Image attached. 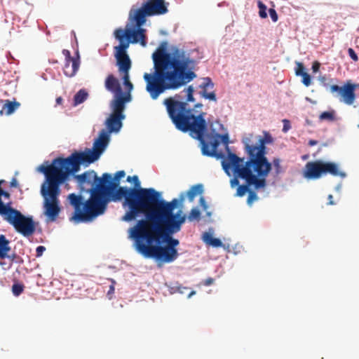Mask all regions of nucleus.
I'll list each match as a JSON object with an SVG mask.
<instances>
[{"label": "nucleus", "mask_w": 359, "mask_h": 359, "mask_svg": "<svg viewBox=\"0 0 359 359\" xmlns=\"http://www.w3.org/2000/svg\"><path fill=\"white\" fill-rule=\"evenodd\" d=\"M348 55L350 56V57L354 62H357L358 60V57L357 54L355 53V50L353 48H349L348 49Z\"/></svg>", "instance_id": "39"}, {"label": "nucleus", "mask_w": 359, "mask_h": 359, "mask_svg": "<svg viewBox=\"0 0 359 359\" xmlns=\"http://www.w3.org/2000/svg\"><path fill=\"white\" fill-rule=\"evenodd\" d=\"M10 187H19V184L18 182V180H16V178L13 177L11 181L10 182Z\"/></svg>", "instance_id": "47"}, {"label": "nucleus", "mask_w": 359, "mask_h": 359, "mask_svg": "<svg viewBox=\"0 0 359 359\" xmlns=\"http://www.w3.org/2000/svg\"><path fill=\"white\" fill-rule=\"evenodd\" d=\"M46 250V248L43 245H39L36 249V257H39L42 256L43 253Z\"/></svg>", "instance_id": "40"}, {"label": "nucleus", "mask_w": 359, "mask_h": 359, "mask_svg": "<svg viewBox=\"0 0 359 359\" xmlns=\"http://www.w3.org/2000/svg\"><path fill=\"white\" fill-rule=\"evenodd\" d=\"M127 102H128V97H120L111 100L110 106L112 112L105 122L109 135L111 133H118L121 130L123 126L122 121L125 118L123 111Z\"/></svg>", "instance_id": "13"}, {"label": "nucleus", "mask_w": 359, "mask_h": 359, "mask_svg": "<svg viewBox=\"0 0 359 359\" xmlns=\"http://www.w3.org/2000/svg\"><path fill=\"white\" fill-rule=\"evenodd\" d=\"M24 290V285L22 284L15 283L12 286L13 294L18 297L22 293Z\"/></svg>", "instance_id": "33"}, {"label": "nucleus", "mask_w": 359, "mask_h": 359, "mask_svg": "<svg viewBox=\"0 0 359 359\" xmlns=\"http://www.w3.org/2000/svg\"><path fill=\"white\" fill-rule=\"evenodd\" d=\"M272 163H273V165L274 166V168H275V170H276V173L277 175H278L280 172H282V168H281V166H280V158H273Z\"/></svg>", "instance_id": "35"}, {"label": "nucleus", "mask_w": 359, "mask_h": 359, "mask_svg": "<svg viewBox=\"0 0 359 359\" xmlns=\"http://www.w3.org/2000/svg\"><path fill=\"white\" fill-rule=\"evenodd\" d=\"M116 282L114 280L111 279V285H110L109 287V291L107 292V295L109 297L111 294H114V285H115Z\"/></svg>", "instance_id": "44"}, {"label": "nucleus", "mask_w": 359, "mask_h": 359, "mask_svg": "<svg viewBox=\"0 0 359 359\" xmlns=\"http://www.w3.org/2000/svg\"><path fill=\"white\" fill-rule=\"evenodd\" d=\"M327 198H328V203H327L328 205H332L335 204L334 202L333 201V196L332 194H330L328 196Z\"/></svg>", "instance_id": "48"}, {"label": "nucleus", "mask_w": 359, "mask_h": 359, "mask_svg": "<svg viewBox=\"0 0 359 359\" xmlns=\"http://www.w3.org/2000/svg\"><path fill=\"white\" fill-rule=\"evenodd\" d=\"M283 121L284 123L283 128V131L286 133L290 128V121L287 119H284Z\"/></svg>", "instance_id": "43"}, {"label": "nucleus", "mask_w": 359, "mask_h": 359, "mask_svg": "<svg viewBox=\"0 0 359 359\" xmlns=\"http://www.w3.org/2000/svg\"><path fill=\"white\" fill-rule=\"evenodd\" d=\"M15 259V255L10 256L8 255V257L6 258H0V266L1 268L6 271L11 268L13 261Z\"/></svg>", "instance_id": "28"}, {"label": "nucleus", "mask_w": 359, "mask_h": 359, "mask_svg": "<svg viewBox=\"0 0 359 359\" xmlns=\"http://www.w3.org/2000/svg\"><path fill=\"white\" fill-rule=\"evenodd\" d=\"M202 239L203 242L210 246L214 248H219L222 246V242L220 239L214 238L211 233L205 232L202 236Z\"/></svg>", "instance_id": "25"}, {"label": "nucleus", "mask_w": 359, "mask_h": 359, "mask_svg": "<svg viewBox=\"0 0 359 359\" xmlns=\"http://www.w3.org/2000/svg\"><path fill=\"white\" fill-rule=\"evenodd\" d=\"M127 182H134V187L129 188L118 187L116 192L114 195V202L119 201L124 199L123 203V208H127L124 215L122 217V220L124 222H131L136 219L137 217L142 215L144 206L140 204L141 196L142 191L144 190H154L152 188H142L140 187V182L137 175L133 177L128 176Z\"/></svg>", "instance_id": "8"}, {"label": "nucleus", "mask_w": 359, "mask_h": 359, "mask_svg": "<svg viewBox=\"0 0 359 359\" xmlns=\"http://www.w3.org/2000/svg\"><path fill=\"white\" fill-rule=\"evenodd\" d=\"M355 90V85L349 82L341 87L337 85H332L330 86V92L332 93H338L340 101L348 105L353 104L355 100L356 95Z\"/></svg>", "instance_id": "17"}, {"label": "nucleus", "mask_w": 359, "mask_h": 359, "mask_svg": "<svg viewBox=\"0 0 359 359\" xmlns=\"http://www.w3.org/2000/svg\"><path fill=\"white\" fill-rule=\"evenodd\" d=\"M330 174L344 177L346 174L339 170L338 165L333 162L315 161L308 162L305 165L304 177L307 179H318Z\"/></svg>", "instance_id": "12"}, {"label": "nucleus", "mask_w": 359, "mask_h": 359, "mask_svg": "<svg viewBox=\"0 0 359 359\" xmlns=\"http://www.w3.org/2000/svg\"><path fill=\"white\" fill-rule=\"evenodd\" d=\"M186 100L182 101V97L176 94L173 97H169L163 100V104L166 107L167 112L176 128L187 133L200 142L201 151L203 155L217 158H223L222 165L224 170L230 175V171L233 177L231 180V187L237 186L236 196H243L248 193L251 185L255 189L264 188L266 185V178L269 174L259 173L255 166L244 161V158L238 157L232 153L227 147V155L224 156L217 151V147L221 142H228L227 135H221L217 133L205 135L207 129V123L205 119L206 113L201 111L194 114L188 102L195 101L194 97V88L192 86L184 89Z\"/></svg>", "instance_id": "1"}, {"label": "nucleus", "mask_w": 359, "mask_h": 359, "mask_svg": "<svg viewBox=\"0 0 359 359\" xmlns=\"http://www.w3.org/2000/svg\"><path fill=\"white\" fill-rule=\"evenodd\" d=\"M214 83L210 77L203 78V83L199 86V88L201 89V91L200 92L201 97L205 99L216 102V94L213 90H212L214 88Z\"/></svg>", "instance_id": "21"}, {"label": "nucleus", "mask_w": 359, "mask_h": 359, "mask_svg": "<svg viewBox=\"0 0 359 359\" xmlns=\"http://www.w3.org/2000/svg\"><path fill=\"white\" fill-rule=\"evenodd\" d=\"M318 144V141L314 140H309V146H314V145H316V144Z\"/></svg>", "instance_id": "49"}, {"label": "nucleus", "mask_w": 359, "mask_h": 359, "mask_svg": "<svg viewBox=\"0 0 359 359\" xmlns=\"http://www.w3.org/2000/svg\"><path fill=\"white\" fill-rule=\"evenodd\" d=\"M250 142L249 138L243 140L245 151L250 157L247 161L253 164L262 175L270 172L272 165L265 156L266 154L265 144L272 143V137L269 133H264V137H258L257 145L250 144Z\"/></svg>", "instance_id": "10"}, {"label": "nucleus", "mask_w": 359, "mask_h": 359, "mask_svg": "<svg viewBox=\"0 0 359 359\" xmlns=\"http://www.w3.org/2000/svg\"><path fill=\"white\" fill-rule=\"evenodd\" d=\"M319 119L320 121H327L330 122L335 121L337 120L335 111L330 110L322 112L319 116Z\"/></svg>", "instance_id": "29"}, {"label": "nucleus", "mask_w": 359, "mask_h": 359, "mask_svg": "<svg viewBox=\"0 0 359 359\" xmlns=\"http://www.w3.org/2000/svg\"><path fill=\"white\" fill-rule=\"evenodd\" d=\"M137 223L128 230L130 237L135 242L137 251L146 258H153L162 263H171L177 259L178 252H175L166 245L163 246L160 244H147L146 239L138 238L135 236Z\"/></svg>", "instance_id": "9"}, {"label": "nucleus", "mask_w": 359, "mask_h": 359, "mask_svg": "<svg viewBox=\"0 0 359 359\" xmlns=\"http://www.w3.org/2000/svg\"><path fill=\"white\" fill-rule=\"evenodd\" d=\"M167 42L163 41L153 53L154 72L145 73L146 90L152 100H156L168 90H175L187 85L197 75L194 70L196 60L182 48L172 47L166 51Z\"/></svg>", "instance_id": "2"}, {"label": "nucleus", "mask_w": 359, "mask_h": 359, "mask_svg": "<svg viewBox=\"0 0 359 359\" xmlns=\"http://www.w3.org/2000/svg\"><path fill=\"white\" fill-rule=\"evenodd\" d=\"M189 221L199 220L201 219V212L196 208H194L191 210L187 217Z\"/></svg>", "instance_id": "31"}, {"label": "nucleus", "mask_w": 359, "mask_h": 359, "mask_svg": "<svg viewBox=\"0 0 359 359\" xmlns=\"http://www.w3.org/2000/svg\"><path fill=\"white\" fill-rule=\"evenodd\" d=\"M215 280L212 278H208L203 282V285L205 286H209L213 284Z\"/></svg>", "instance_id": "46"}, {"label": "nucleus", "mask_w": 359, "mask_h": 359, "mask_svg": "<svg viewBox=\"0 0 359 359\" xmlns=\"http://www.w3.org/2000/svg\"><path fill=\"white\" fill-rule=\"evenodd\" d=\"M203 193V186L201 184H195L187 191V196L190 202H192L197 195H201Z\"/></svg>", "instance_id": "26"}, {"label": "nucleus", "mask_w": 359, "mask_h": 359, "mask_svg": "<svg viewBox=\"0 0 359 359\" xmlns=\"http://www.w3.org/2000/svg\"><path fill=\"white\" fill-rule=\"evenodd\" d=\"M258 199V196L257 194L252 190H249L248 191V197L247 199V203L248 205L251 206L255 201Z\"/></svg>", "instance_id": "34"}, {"label": "nucleus", "mask_w": 359, "mask_h": 359, "mask_svg": "<svg viewBox=\"0 0 359 359\" xmlns=\"http://www.w3.org/2000/svg\"><path fill=\"white\" fill-rule=\"evenodd\" d=\"M0 181L1 182V184L5 182V180H0Z\"/></svg>", "instance_id": "54"}, {"label": "nucleus", "mask_w": 359, "mask_h": 359, "mask_svg": "<svg viewBox=\"0 0 359 359\" xmlns=\"http://www.w3.org/2000/svg\"><path fill=\"white\" fill-rule=\"evenodd\" d=\"M20 106V102L16 101H11L9 100H5V102L3 105L2 109L0 111V114L2 115L4 114V111H5V114L6 115L12 114Z\"/></svg>", "instance_id": "23"}, {"label": "nucleus", "mask_w": 359, "mask_h": 359, "mask_svg": "<svg viewBox=\"0 0 359 359\" xmlns=\"http://www.w3.org/2000/svg\"><path fill=\"white\" fill-rule=\"evenodd\" d=\"M301 76L302 77V83L306 86H309L311 83V76L308 73L306 72V73H304Z\"/></svg>", "instance_id": "36"}, {"label": "nucleus", "mask_w": 359, "mask_h": 359, "mask_svg": "<svg viewBox=\"0 0 359 359\" xmlns=\"http://www.w3.org/2000/svg\"><path fill=\"white\" fill-rule=\"evenodd\" d=\"M63 101V99L61 97H58L56 98V103L57 104H61Z\"/></svg>", "instance_id": "50"}, {"label": "nucleus", "mask_w": 359, "mask_h": 359, "mask_svg": "<svg viewBox=\"0 0 359 359\" xmlns=\"http://www.w3.org/2000/svg\"><path fill=\"white\" fill-rule=\"evenodd\" d=\"M109 141L108 133L102 130L93 143V150L86 149L84 151H74L67 158L57 157L53 159L72 174L80 170L81 165H88L97 161L104 151Z\"/></svg>", "instance_id": "7"}, {"label": "nucleus", "mask_w": 359, "mask_h": 359, "mask_svg": "<svg viewBox=\"0 0 359 359\" xmlns=\"http://www.w3.org/2000/svg\"><path fill=\"white\" fill-rule=\"evenodd\" d=\"M10 241L6 237L1 234L0 235V258H6L8 257V254L11 251Z\"/></svg>", "instance_id": "24"}, {"label": "nucleus", "mask_w": 359, "mask_h": 359, "mask_svg": "<svg viewBox=\"0 0 359 359\" xmlns=\"http://www.w3.org/2000/svg\"><path fill=\"white\" fill-rule=\"evenodd\" d=\"M62 54L65 56V64L63 72L68 77L74 76L80 67V55L79 51H76L74 56L71 55L69 50L63 49Z\"/></svg>", "instance_id": "18"}, {"label": "nucleus", "mask_w": 359, "mask_h": 359, "mask_svg": "<svg viewBox=\"0 0 359 359\" xmlns=\"http://www.w3.org/2000/svg\"><path fill=\"white\" fill-rule=\"evenodd\" d=\"M168 4L165 0H146L141 7L132 8L128 15L131 23L142 27L147 21V16L163 15L168 12Z\"/></svg>", "instance_id": "11"}, {"label": "nucleus", "mask_w": 359, "mask_h": 359, "mask_svg": "<svg viewBox=\"0 0 359 359\" xmlns=\"http://www.w3.org/2000/svg\"><path fill=\"white\" fill-rule=\"evenodd\" d=\"M194 294H196V292L195 291H191L189 292V294H188V297H191L192 295H194Z\"/></svg>", "instance_id": "53"}, {"label": "nucleus", "mask_w": 359, "mask_h": 359, "mask_svg": "<svg viewBox=\"0 0 359 359\" xmlns=\"http://www.w3.org/2000/svg\"><path fill=\"white\" fill-rule=\"evenodd\" d=\"M128 48V43L119 44L114 48L115 57L117 60L119 72L128 74L131 67V61L129 56L126 53V49Z\"/></svg>", "instance_id": "19"}, {"label": "nucleus", "mask_w": 359, "mask_h": 359, "mask_svg": "<svg viewBox=\"0 0 359 359\" xmlns=\"http://www.w3.org/2000/svg\"><path fill=\"white\" fill-rule=\"evenodd\" d=\"M202 107H203V104L201 103H198L194 105V109L201 108Z\"/></svg>", "instance_id": "51"}, {"label": "nucleus", "mask_w": 359, "mask_h": 359, "mask_svg": "<svg viewBox=\"0 0 359 359\" xmlns=\"http://www.w3.org/2000/svg\"><path fill=\"white\" fill-rule=\"evenodd\" d=\"M125 175L126 172L124 170H119L116 172L114 178H112L111 175L109 173L106 172L102 174V181L103 184H104V193L107 199V204L110 201H114V195L116 192V190L118 189V187H120V180Z\"/></svg>", "instance_id": "16"}, {"label": "nucleus", "mask_w": 359, "mask_h": 359, "mask_svg": "<svg viewBox=\"0 0 359 359\" xmlns=\"http://www.w3.org/2000/svg\"><path fill=\"white\" fill-rule=\"evenodd\" d=\"M172 290H173L172 292H179L183 294L184 290H188V287L179 285L175 287H172Z\"/></svg>", "instance_id": "41"}, {"label": "nucleus", "mask_w": 359, "mask_h": 359, "mask_svg": "<svg viewBox=\"0 0 359 359\" xmlns=\"http://www.w3.org/2000/svg\"><path fill=\"white\" fill-rule=\"evenodd\" d=\"M104 86L106 89L114 94L113 100H116L118 97H128V102L131 100V95L129 93H123L119 81L113 75L109 74L105 79Z\"/></svg>", "instance_id": "20"}, {"label": "nucleus", "mask_w": 359, "mask_h": 359, "mask_svg": "<svg viewBox=\"0 0 359 359\" xmlns=\"http://www.w3.org/2000/svg\"><path fill=\"white\" fill-rule=\"evenodd\" d=\"M2 196L6 199L10 200L11 194L4 190H2V191L0 193V215L4 216L15 209L11 207V201L7 203H4L1 199Z\"/></svg>", "instance_id": "22"}, {"label": "nucleus", "mask_w": 359, "mask_h": 359, "mask_svg": "<svg viewBox=\"0 0 359 359\" xmlns=\"http://www.w3.org/2000/svg\"><path fill=\"white\" fill-rule=\"evenodd\" d=\"M304 73H306L304 71V67L302 63H297V66L296 68V74L297 76H302Z\"/></svg>", "instance_id": "38"}, {"label": "nucleus", "mask_w": 359, "mask_h": 359, "mask_svg": "<svg viewBox=\"0 0 359 359\" xmlns=\"http://www.w3.org/2000/svg\"><path fill=\"white\" fill-rule=\"evenodd\" d=\"M39 170L46 177L41 187V194L43 198V212L48 222H55L61 211L58 198L60 194V186L69 179L72 173L54 160L50 165H41Z\"/></svg>", "instance_id": "5"}, {"label": "nucleus", "mask_w": 359, "mask_h": 359, "mask_svg": "<svg viewBox=\"0 0 359 359\" xmlns=\"http://www.w3.org/2000/svg\"><path fill=\"white\" fill-rule=\"evenodd\" d=\"M73 175L81 189L90 187L86 189L90 194V197L83 201V198L81 195L70 194L68 196L69 203L74 208L71 220L76 223L91 222L104 214L107 208L102 176L99 177L93 170L86 171L81 175Z\"/></svg>", "instance_id": "3"}, {"label": "nucleus", "mask_w": 359, "mask_h": 359, "mask_svg": "<svg viewBox=\"0 0 359 359\" xmlns=\"http://www.w3.org/2000/svg\"><path fill=\"white\" fill-rule=\"evenodd\" d=\"M257 6L259 8V15L260 18H267L266 6H265V4L262 1H258Z\"/></svg>", "instance_id": "32"}, {"label": "nucleus", "mask_w": 359, "mask_h": 359, "mask_svg": "<svg viewBox=\"0 0 359 359\" xmlns=\"http://www.w3.org/2000/svg\"><path fill=\"white\" fill-rule=\"evenodd\" d=\"M180 200L181 201H183L184 200V193H182V194L180 195Z\"/></svg>", "instance_id": "52"}, {"label": "nucleus", "mask_w": 359, "mask_h": 359, "mask_svg": "<svg viewBox=\"0 0 359 359\" xmlns=\"http://www.w3.org/2000/svg\"><path fill=\"white\" fill-rule=\"evenodd\" d=\"M135 26L137 28L134 29L127 27L125 29H116L114 33L115 38L119 41L121 44L128 43L129 46L130 43H140L141 46H146L147 43L146 29L136 25Z\"/></svg>", "instance_id": "15"}, {"label": "nucleus", "mask_w": 359, "mask_h": 359, "mask_svg": "<svg viewBox=\"0 0 359 359\" xmlns=\"http://www.w3.org/2000/svg\"><path fill=\"white\" fill-rule=\"evenodd\" d=\"M123 81L124 86L127 88V92H125L124 93H129L130 95V92L132 91V90L133 88V85L130 81L129 73L128 74H123Z\"/></svg>", "instance_id": "30"}, {"label": "nucleus", "mask_w": 359, "mask_h": 359, "mask_svg": "<svg viewBox=\"0 0 359 359\" xmlns=\"http://www.w3.org/2000/svg\"><path fill=\"white\" fill-rule=\"evenodd\" d=\"M88 97V93L85 89L79 90L74 97V106H77L83 103L86 100Z\"/></svg>", "instance_id": "27"}, {"label": "nucleus", "mask_w": 359, "mask_h": 359, "mask_svg": "<svg viewBox=\"0 0 359 359\" xmlns=\"http://www.w3.org/2000/svg\"><path fill=\"white\" fill-rule=\"evenodd\" d=\"M183 223L157 224L149 223L147 224L137 223L135 236L146 239L147 244H161V241L166 243L175 252H178L176 247L180 242L172 238V235L179 232Z\"/></svg>", "instance_id": "6"}, {"label": "nucleus", "mask_w": 359, "mask_h": 359, "mask_svg": "<svg viewBox=\"0 0 359 359\" xmlns=\"http://www.w3.org/2000/svg\"><path fill=\"white\" fill-rule=\"evenodd\" d=\"M208 216H210V212H207Z\"/></svg>", "instance_id": "55"}, {"label": "nucleus", "mask_w": 359, "mask_h": 359, "mask_svg": "<svg viewBox=\"0 0 359 359\" xmlns=\"http://www.w3.org/2000/svg\"><path fill=\"white\" fill-rule=\"evenodd\" d=\"M320 64L316 61L313 63L312 69L314 72H317L320 69Z\"/></svg>", "instance_id": "45"}, {"label": "nucleus", "mask_w": 359, "mask_h": 359, "mask_svg": "<svg viewBox=\"0 0 359 359\" xmlns=\"http://www.w3.org/2000/svg\"><path fill=\"white\" fill-rule=\"evenodd\" d=\"M199 204L202 207L203 210L204 211H207L208 208V204L206 203L205 202V200L203 196H201L199 199Z\"/></svg>", "instance_id": "42"}, {"label": "nucleus", "mask_w": 359, "mask_h": 359, "mask_svg": "<svg viewBox=\"0 0 359 359\" xmlns=\"http://www.w3.org/2000/svg\"><path fill=\"white\" fill-rule=\"evenodd\" d=\"M142 192L140 204L144 206L142 215L145 216V219H141L137 223L184 224L186 222L187 216L182 210L173 212L177 207L178 199L174 198L171 201H166L161 198V194L155 189L144 190Z\"/></svg>", "instance_id": "4"}, {"label": "nucleus", "mask_w": 359, "mask_h": 359, "mask_svg": "<svg viewBox=\"0 0 359 359\" xmlns=\"http://www.w3.org/2000/svg\"><path fill=\"white\" fill-rule=\"evenodd\" d=\"M269 13L273 22H276L278 21V16L274 8H269Z\"/></svg>", "instance_id": "37"}, {"label": "nucleus", "mask_w": 359, "mask_h": 359, "mask_svg": "<svg viewBox=\"0 0 359 359\" xmlns=\"http://www.w3.org/2000/svg\"><path fill=\"white\" fill-rule=\"evenodd\" d=\"M4 217L16 231L24 236H30L35 232L36 224L32 217H26L15 209Z\"/></svg>", "instance_id": "14"}]
</instances>
